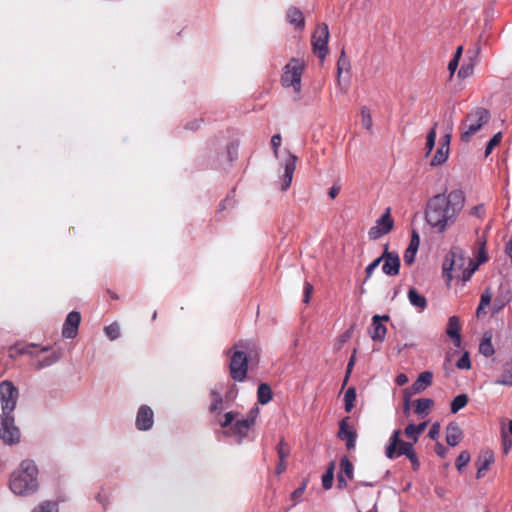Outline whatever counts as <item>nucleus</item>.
<instances>
[{"mask_svg":"<svg viewBox=\"0 0 512 512\" xmlns=\"http://www.w3.org/2000/svg\"><path fill=\"white\" fill-rule=\"evenodd\" d=\"M464 203V193L459 189L447 195L436 194L427 203L425 219L436 232L443 233L456 222Z\"/></svg>","mask_w":512,"mask_h":512,"instance_id":"obj_1","label":"nucleus"},{"mask_svg":"<svg viewBox=\"0 0 512 512\" xmlns=\"http://www.w3.org/2000/svg\"><path fill=\"white\" fill-rule=\"evenodd\" d=\"M477 268L478 264H475L471 258L466 257L462 248L454 246L444 259L443 276L446 279L447 285H450L453 279L467 282Z\"/></svg>","mask_w":512,"mask_h":512,"instance_id":"obj_2","label":"nucleus"},{"mask_svg":"<svg viewBox=\"0 0 512 512\" xmlns=\"http://www.w3.org/2000/svg\"><path fill=\"white\" fill-rule=\"evenodd\" d=\"M38 474V468L33 460H23L10 476V490L18 496H28L35 493L39 487Z\"/></svg>","mask_w":512,"mask_h":512,"instance_id":"obj_3","label":"nucleus"},{"mask_svg":"<svg viewBox=\"0 0 512 512\" xmlns=\"http://www.w3.org/2000/svg\"><path fill=\"white\" fill-rule=\"evenodd\" d=\"M228 353L231 378L236 382H243L247 376L249 359L258 357L257 345L252 341L241 340L235 343Z\"/></svg>","mask_w":512,"mask_h":512,"instance_id":"obj_4","label":"nucleus"},{"mask_svg":"<svg viewBox=\"0 0 512 512\" xmlns=\"http://www.w3.org/2000/svg\"><path fill=\"white\" fill-rule=\"evenodd\" d=\"M490 120V112L477 107L469 112L459 126L460 139L469 142L471 138Z\"/></svg>","mask_w":512,"mask_h":512,"instance_id":"obj_5","label":"nucleus"},{"mask_svg":"<svg viewBox=\"0 0 512 512\" xmlns=\"http://www.w3.org/2000/svg\"><path fill=\"white\" fill-rule=\"evenodd\" d=\"M305 64L302 60L292 58L284 67L281 77L282 85L285 87H293L294 91L299 93L301 90V78Z\"/></svg>","mask_w":512,"mask_h":512,"instance_id":"obj_6","label":"nucleus"},{"mask_svg":"<svg viewBox=\"0 0 512 512\" xmlns=\"http://www.w3.org/2000/svg\"><path fill=\"white\" fill-rule=\"evenodd\" d=\"M19 397L18 388L9 380L0 383L1 415L12 414Z\"/></svg>","mask_w":512,"mask_h":512,"instance_id":"obj_7","label":"nucleus"},{"mask_svg":"<svg viewBox=\"0 0 512 512\" xmlns=\"http://www.w3.org/2000/svg\"><path fill=\"white\" fill-rule=\"evenodd\" d=\"M329 28L325 23L319 24L311 37V44L314 54L320 60H324L328 54Z\"/></svg>","mask_w":512,"mask_h":512,"instance_id":"obj_8","label":"nucleus"},{"mask_svg":"<svg viewBox=\"0 0 512 512\" xmlns=\"http://www.w3.org/2000/svg\"><path fill=\"white\" fill-rule=\"evenodd\" d=\"M21 433L15 425L14 417L0 415V439L7 445H14L20 442Z\"/></svg>","mask_w":512,"mask_h":512,"instance_id":"obj_9","label":"nucleus"},{"mask_svg":"<svg viewBox=\"0 0 512 512\" xmlns=\"http://www.w3.org/2000/svg\"><path fill=\"white\" fill-rule=\"evenodd\" d=\"M401 431L395 430L389 438V444L386 447L385 455L389 459H395L402 455H408L414 448L413 443L403 441Z\"/></svg>","mask_w":512,"mask_h":512,"instance_id":"obj_10","label":"nucleus"},{"mask_svg":"<svg viewBox=\"0 0 512 512\" xmlns=\"http://www.w3.org/2000/svg\"><path fill=\"white\" fill-rule=\"evenodd\" d=\"M393 226L394 221L391 217L390 208H387L385 213L376 221V225L369 229L368 236L372 240H377L388 234Z\"/></svg>","mask_w":512,"mask_h":512,"instance_id":"obj_11","label":"nucleus"},{"mask_svg":"<svg viewBox=\"0 0 512 512\" xmlns=\"http://www.w3.org/2000/svg\"><path fill=\"white\" fill-rule=\"evenodd\" d=\"M382 258V271L387 276H396L400 271V258L396 252H390L388 249V244L385 245L384 252L379 257Z\"/></svg>","mask_w":512,"mask_h":512,"instance_id":"obj_12","label":"nucleus"},{"mask_svg":"<svg viewBox=\"0 0 512 512\" xmlns=\"http://www.w3.org/2000/svg\"><path fill=\"white\" fill-rule=\"evenodd\" d=\"M337 437L346 442V448L348 450L355 449L357 432L356 429L349 424V417H345L339 422Z\"/></svg>","mask_w":512,"mask_h":512,"instance_id":"obj_13","label":"nucleus"},{"mask_svg":"<svg viewBox=\"0 0 512 512\" xmlns=\"http://www.w3.org/2000/svg\"><path fill=\"white\" fill-rule=\"evenodd\" d=\"M154 424V412L148 405H141L138 409L135 426L140 431H147Z\"/></svg>","mask_w":512,"mask_h":512,"instance_id":"obj_14","label":"nucleus"},{"mask_svg":"<svg viewBox=\"0 0 512 512\" xmlns=\"http://www.w3.org/2000/svg\"><path fill=\"white\" fill-rule=\"evenodd\" d=\"M255 419L256 414L251 411L247 418L236 420L230 427V431L238 437L239 442L248 435L250 428L255 424Z\"/></svg>","mask_w":512,"mask_h":512,"instance_id":"obj_15","label":"nucleus"},{"mask_svg":"<svg viewBox=\"0 0 512 512\" xmlns=\"http://www.w3.org/2000/svg\"><path fill=\"white\" fill-rule=\"evenodd\" d=\"M81 322V315L77 311H71L63 324L62 336L67 339H73L77 336L78 328Z\"/></svg>","mask_w":512,"mask_h":512,"instance_id":"obj_16","label":"nucleus"},{"mask_svg":"<svg viewBox=\"0 0 512 512\" xmlns=\"http://www.w3.org/2000/svg\"><path fill=\"white\" fill-rule=\"evenodd\" d=\"M389 320L388 315H374L372 317L371 328L369 330V335L373 341L383 342L385 340V336L387 333L386 327L383 325V322Z\"/></svg>","mask_w":512,"mask_h":512,"instance_id":"obj_17","label":"nucleus"},{"mask_svg":"<svg viewBox=\"0 0 512 512\" xmlns=\"http://www.w3.org/2000/svg\"><path fill=\"white\" fill-rule=\"evenodd\" d=\"M461 325L457 316H451L448 320L446 334L452 339L456 347L461 345Z\"/></svg>","mask_w":512,"mask_h":512,"instance_id":"obj_18","label":"nucleus"},{"mask_svg":"<svg viewBox=\"0 0 512 512\" xmlns=\"http://www.w3.org/2000/svg\"><path fill=\"white\" fill-rule=\"evenodd\" d=\"M494 462V454L492 451L487 450L480 454L477 459V478H482L488 471L490 465Z\"/></svg>","mask_w":512,"mask_h":512,"instance_id":"obj_19","label":"nucleus"},{"mask_svg":"<svg viewBox=\"0 0 512 512\" xmlns=\"http://www.w3.org/2000/svg\"><path fill=\"white\" fill-rule=\"evenodd\" d=\"M463 437L462 430L455 422H451L446 427V442L449 446H457Z\"/></svg>","mask_w":512,"mask_h":512,"instance_id":"obj_20","label":"nucleus"},{"mask_svg":"<svg viewBox=\"0 0 512 512\" xmlns=\"http://www.w3.org/2000/svg\"><path fill=\"white\" fill-rule=\"evenodd\" d=\"M297 157L295 155L290 154L289 158L285 163V173L284 180L282 184V190H287L292 182L293 174L296 169Z\"/></svg>","mask_w":512,"mask_h":512,"instance_id":"obj_21","label":"nucleus"},{"mask_svg":"<svg viewBox=\"0 0 512 512\" xmlns=\"http://www.w3.org/2000/svg\"><path fill=\"white\" fill-rule=\"evenodd\" d=\"M287 21L294 25L296 29L302 30L305 26V19L303 13L296 7L288 9L286 14Z\"/></svg>","mask_w":512,"mask_h":512,"instance_id":"obj_22","label":"nucleus"},{"mask_svg":"<svg viewBox=\"0 0 512 512\" xmlns=\"http://www.w3.org/2000/svg\"><path fill=\"white\" fill-rule=\"evenodd\" d=\"M433 375L429 371H424L419 374L417 380L413 383L412 389L415 393L422 392L432 383Z\"/></svg>","mask_w":512,"mask_h":512,"instance_id":"obj_23","label":"nucleus"},{"mask_svg":"<svg viewBox=\"0 0 512 512\" xmlns=\"http://www.w3.org/2000/svg\"><path fill=\"white\" fill-rule=\"evenodd\" d=\"M511 301V291L510 289H501L498 296L495 298L493 302V312L498 313L502 310L509 302Z\"/></svg>","mask_w":512,"mask_h":512,"instance_id":"obj_24","label":"nucleus"},{"mask_svg":"<svg viewBox=\"0 0 512 512\" xmlns=\"http://www.w3.org/2000/svg\"><path fill=\"white\" fill-rule=\"evenodd\" d=\"M495 383L499 385L512 386V357L503 365V371Z\"/></svg>","mask_w":512,"mask_h":512,"instance_id":"obj_25","label":"nucleus"},{"mask_svg":"<svg viewBox=\"0 0 512 512\" xmlns=\"http://www.w3.org/2000/svg\"><path fill=\"white\" fill-rule=\"evenodd\" d=\"M408 299L413 306L421 310H424L427 307L426 298L423 295L419 294L415 288L409 289Z\"/></svg>","mask_w":512,"mask_h":512,"instance_id":"obj_26","label":"nucleus"},{"mask_svg":"<svg viewBox=\"0 0 512 512\" xmlns=\"http://www.w3.org/2000/svg\"><path fill=\"white\" fill-rule=\"evenodd\" d=\"M257 400L261 405H265L272 400V390L267 383H261L258 386Z\"/></svg>","mask_w":512,"mask_h":512,"instance_id":"obj_27","label":"nucleus"},{"mask_svg":"<svg viewBox=\"0 0 512 512\" xmlns=\"http://www.w3.org/2000/svg\"><path fill=\"white\" fill-rule=\"evenodd\" d=\"M434 402L430 398H420L415 401V413L418 415H427Z\"/></svg>","mask_w":512,"mask_h":512,"instance_id":"obj_28","label":"nucleus"},{"mask_svg":"<svg viewBox=\"0 0 512 512\" xmlns=\"http://www.w3.org/2000/svg\"><path fill=\"white\" fill-rule=\"evenodd\" d=\"M491 299H492V293H491L490 289H486L481 294L480 303H479L478 308L476 310V316L478 318H480V317H482L483 315L486 314L485 308L490 305Z\"/></svg>","mask_w":512,"mask_h":512,"instance_id":"obj_29","label":"nucleus"},{"mask_svg":"<svg viewBox=\"0 0 512 512\" xmlns=\"http://www.w3.org/2000/svg\"><path fill=\"white\" fill-rule=\"evenodd\" d=\"M59 358L60 356L57 353L52 352L48 355H45L43 358L36 360L33 365L36 369H42L56 363Z\"/></svg>","mask_w":512,"mask_h":512,"instance_id":"obj_30","label":"nucleus"},{"mask_svg":"<svg viewBox=\"0 0 512 512\" xmlns=\"http://www.w3.org/2000/svg\"><path fill=\"white\" fill-rule=\"evenodd\" d=\"M353 471L354 467L352 462L348 459L347 456H344L340 460V472L344 477H346L349 480L353 479Z\"/></svg>","mask_w":512,"mask_h":512,"instance_id":"obj_31","label":"nucleus"},{"mask_svg":"<svg viewBox=\"0 0 512 512\" xmlns=\"http://www.w3.org/2000/svg\"><path fill=\"white\" fill-rule=\"evenodd\" d=\"M210 396H211V404L209 407L210 412L216 413V412L222 411L223 399H222L221 394L215 390H211Z\"/></svg>","mask_w":512,"mask_h":512,"instance_id":"obj_32","label":"nucleus"},{"mask_svg":"<svg viewBox=\"0 0 512 512\" xmlns=\"http://www.w3.org/2000/svg\"><path fill=\"white\" fill-rule=\"evenodd\" d=\"M448 155H449V150L444 147L439 146L435 155L433 156V158L431 160V165L432 166L442 165L443 163H445L447 161Z\"/></svg>","mask_w":512,"mask_h":512,"instance_id":"obj_33","label":"nucleus"},{"mask_svg":"<svg viewBox=\"0 0 512 512\" xmlns=\"http://www.w3.org/2000/svg\"><path fill=\"white\" fill-rule=\"evenodd\" d=\"M469 398L466 394L457 395L451 402V412L457 413L468 404Z\"/></svg>","mask_w":512,"mask_h":512,"instance_id":"obj_34","label":"nucleus"},{"mask_svg":"<svg viewBox=\"0 0 512 512\" xmlns=\"http://www.w3.org/2000/svg\"><path fill=\"white\" fill-rule=\"evenodd\" d=\"M334 462H331L326 470V472L322 475V485L323 488L328 490L332 487L333 479H334Z\"/></svg>","mask_w":512,"mask_h":512,"instance_id":"obj_35","label":"nucleus"},{"mask_svg":"<svg viewBox=\"0 0 512 512\" xmlns=\"http://www.w3.org/2000/svg\"><path fill=\"white\" fill-rule=\"evenodd\" d=\"M350 68V62L347 58L344 49L341 51L340 57L337 61V78L338 84H340V76L344 70L348 71Z\"/></svg>","mask_w":512,"mask_h":512,"instance_id":"obj_36","label":"nucleus"},{"mask_svg":"<svg viewBox=\"0 0 512 512\" xmlns=\"http://www.w3.org/2000/svg\"><path fill=\"white\" fill-rule=\"evenodd\" d=\"M356 400V389L354 387H349L344 395L345 402V410L346 412H351L354 408V402Z\"/></svg>","mask_w":512,"mask_h":512,"instance_id":"obj_37","label":"nucleus"},{"mask_svg":"<svg viewBox=\"0 0 512 512\" xmlns=\"http://www.w3.org/2000/svg\"><path fill=\"white\" fill-rule=\"evenodd\" d=\"M35 349V346L34 345H26V346H13V347H10L9 349V356L11 358H14L16 357L17 355H21V354H33V350Z\"/></svg>","mask_w":512,"mask_h":512,"instance_id":"obj_38","label":"nucleus"},{"mask_svg":"<svg viewBox=\"0 0 512 512\" xmlns=\"http://www.w3.org/2000/svg\"><path fill=\"white\" fill-rule=\"evenodd\" d=\"M479 352L486 357H490L494 354V348L491 342V337L485 336L483 338L479 345Z\"/></svg>","mask_w":512,"mask_h":512,"instance_id":"obj_39","label":"nucleus"},{"mask_svg":"<svg viewBox=\"0 0 512 512\" xmlns=\"http://www.w3.org/2000/svg\"><path fill=\"white\" fill-rule=\"evenodd\" d=\"M32 512H59L58 504L53 501H44L36 506Z\"/></svg>","mask_w":512,"mask_h":512,"instance_id":"obj_40","label":"nucleus"},{"mask_svg":"<svg viewBox=\"0 0 512 512\" xmlns=\"http://www.w3.org/2000/svg\"><path fill=\"white\" fill-rule=\"evenodd\" d=\"M361 124L366 130H371L373 121L368 107L361 108Z\"/></svg>","mask_w":512,"mask_h":512,"instance_id":"obj_41","label":"nucleus"},{"mask_svg":"<svg viewBox=\"0 0 512 512\" xmlns=\"http://www.w3.org/2000/svg\"><path fill=\"white\" fill-rule=\"evenodd\" d=\"M277 454L279 460H282V462L286 461L287 457L290 454V448L289 445L285 442V440L282 438L280 442L277 445Z\"/></svg>","mask_w":512,"mask_h":512,"instance_id":"obj_42","label":"nucleus"},{"mask_svg":"<svg viewBox=\"0 0 512 512\" xmlns=\"http://www.w3.org/2000/svg\"><path fill=\"white\" fill-rule=\"evenodd\" d=\"M462 51H463L462 46H459L456 49L454 57L450 60V62L448 64V70H449L451 75H453L454 72L456 71V69L458 68L459 61H460V58L462 56Z\"/></svg>","mask_w":512,"mask_h":512,"instance_id":"obj_43","label":"nucleus"},{"mask_svg":"<svg viewBox=\"0 0 512 512\" xmlns=\"http://www.w3.org/2000/svg\"><path fill=\"white\" fill-rule=\"evenodd\" d=\"M104 331L110 340H116L120 336V327L117 323L106 326Z\"/></svg>","mask_w":512,"mask_h":512,"instance_id":"obj_44","label":"nucleus"},{"mask_svg":"<svg viewBox=\"0 0 512 512\" xmlns=\"http://www.w3.org/2000/svg\"><path fill=\"white\" fill-rule=\"evenodd\" d=\"M501 139H502V134H501V132H498L489 140V142L486 146V149H485V157H487L488 155L491 154L493 149L497 145H499V143L501 142Z\"/></svg>","mask_w":512,"mask_h":512,"instance_id":"obj_45","label":"nucleus"},{"mask_svg":"<svg viewBox=\"0 0 512 512\" xmlns=\"http://www.w3.org/2000/svg\"><path fill=\"white\" fill-rule=\"evenodd\" d=\"M436 127H437V123L434 124L432 129L427 134V138H426V147H427V150H428L427 151V155L432 151V149L434 148V145H435Z\"/></svg>","mask_w":512,"mask_h":512,"instance_id":"obj_46","label":"nucleus"},{"mask_svg":"<svg viewBox=\"0 0 512 512\" xmlns=\"http://www.w3.org/2000/svg\"><path fill=\"white\" fill-rule=\"evenodd\" d=\"M470 461V454L468 451H462L456 459V468L459 471H462L463 467H465Z\"/></svg>","mask_w":512,"mask_h":512,"instance_id":"obj_47","label":"nucleus"},{"mask_svg":"<svg viewBox=\"0 0 512 512\" xmlns=\"http://www.w3.org/2000/svg\"><path fill=\"white\" fill-rule=\"evenodd\" d=\"M404 434L408 439H411L414 443H416L420 437V434H418L415 424L407 425L404 430Z\"/></svg>","mask_w":512,"mask_h":512,"instance_id":"obj_48","label":"nucleus"},{"mask_svg":"<svg viewBox=\"0 0 512 512\" xmlns=\"http://www.w3.org/2000/svg\"><path fill=\"white\" fill-rule=\"evenodd\" d=\"M238 415V413H235L233 411H230V412H227L224 417H223V420H221L219 423H220V426L222 428H227V427H231L236 416Z\"/></svg>","mask_w":512,"mask_h":512,"instance_id":"obj_49","label":"nucleus"},{"mask_svg":"<svg viewBox=\"0 0 512 512\" xmlns=\"http://www.w3.org/2000/svg\"><path fill=\"white\" fill-rule=\"evenodd\" d=\"M238 415V413H235L233 411H230V412H227L224 417H223V420H221L219 423H220V426L222 428H227V427H231L236 416Z\"/></svg>","mask_w":512,"mask_h":512,"instance_id":"obj_50","label":"nucleus"},{"mask_svg":"<svg viewBox=\"0 0 512 512\" xmlns=\"http://www.w3.org/2000/svg\"><path fill=\"white\" fill-rule=\"evenodd\" d=\"M417 251L418 250L410 248V247L406 248L404 255H403V260L406 265H411L414 263Z\"/></svg>","mask_w":512,"mask_h":512,"instance_id":"obj_51","label":"nucleus"},{"mask_svg":"<svg viewBox=\"0 0 512 512\" xmlns=\"http://www.w3.org/2000/svg\"><path fill=\"white\" fill-rule=\"evenodd\" d=\"M456 366L457 368L459 369H470L471 367V362H470V358H469V354L468 352H465L461 357L460 359L457 361L456 363Z\"/></svg>","mask_w":512,"mask_h":512,"instance_id":"obj_52","label":"nucleus"},{"mask_svg":"<svg viewBox=\"0 0 512 512\" xmlns=\"http://www.w3.org/2000/svg\"><path fill=\"white\" fill-rule=\"evenodd\" d=\"M381 262H382V258L378 257L366 267V269H365L366 280L372 276L373 271L380 265Z\"/></svg>","mask_w":512,"mask_h":512,"instance_id":"obj_53","label":"nucleus"},{"mask_svg":"<svg viewBox=\"0 0 512 512\" xmlns=\"http://www.w3.org/2000/svg\"><path fill=\"white\" fill-rule=\"evenodd\" d=\"M406 457L410 460L412 469L414 471H417L420 467V461L417 457V454L415 453V450L413 449Z\"/></svg>","mask_w":512,"mask_h":512,"instance_id":"obj_54","label":"nucleus"},{"mask_svg":"<svg viewBox=\"0 0 512 512\" xmlns=\"http://www.w3.org/2000/svg\"><path fill=\"white\" fill-rule=\"evenodd\" d=\"M473 72V64L470 63V64H464L459 72H458V76L461 77V78H466L468 77L469 75H471Z\"/></svg>","mask_w":512,"mask_h":512,"instance_id":"obj_55","label":"nucleus"},{"mask_svg":"<svg viewBox=\"0 0 512 512\" xmlns=\"http://www.w3.org/2000/svg\"><path fill=\"white\" fill-rule=\"evenodd\" d=\"M281 142H282V138H281L280 134H275L272 136L271 145H272L275 156L278 155V150L281 145Z\"/></svg>","mask_w":512,"mask_h":512,"instance_id":"obj_56","label":"nucleus"},{"mask_svg":"<svg viewBox=\"0 0 512 512\" xmlns=\"http://www.w3.org/2000/svg\"><path fill=\"white\" fill-rule=\"evenodd\" d=\"M306 481H304L300 487H298L291 495V498L292 500H294L295 502H298L299 499L302 497L305 489H306Z\"/></svg>","mask_w":512,"mask_h":512,"instance_id":"obj_57","label":"nucleus"},{"mask_svg":"<svg viewBox=\"0 0 512 512\" xmlns=\"http://www.w3.org/2000/svg\"><path fill=\"white\" fill-rule=\"evenodd\" d=\"M439 433H440V424L437 422L433 423L429 430L428 436L431 439L436 440L439 437Z\"/></svg>","mask_w":512,"mask_h":512,"instance_id":"obj_58","label":"nucleus"},{"mask_svg":"<svg viewBox=\"0 0 512 512\" xmlns=\"http://www.w3.org/2000/svg\"><path fill=\"white\" fill-rule=\"evenodd\" d=\"M419 245H420L419 235H418V233L415 230H413L412 231L411 240H410V243H409L408 247L418 250Z\"/></svg>","mask_w":512,"mask_h":512,"instance_id":"obj_59","label":"nucleus"},{"mask_svg":"<svg viewBox=\"0 0 512 512\" xmlns=\"http://www.w3.org/2000/svg\"><path fill=\"white\" fill-rule=\"evenodd\" d=\"M470 214L473 215V216H476L478 218H483L484 217V214H485V209H484V206L483 205H477V206H474L471 210H470Z\"/></svg>","mask_w":512,"mask_h":512,"instance_id":"obj_60","label":"nucleus"},{"mask_svg":"<svg viewBox=\"0 0 512 512\" xmlns=\"http://www.w3.org/2000/svg\"><path fill=\"white\" fill-rule=\"evenodd\" d=\"M312 291H313V286L309 282H305V284H304V302L305 303L309 302Z\"/></svg>","mask_w":512,"mask_h":512,"instance_id":"obj_61","label":"nucleus"},{"mask_svg":"<svg viewBox=\"0 0 512 512\" xmlns=\"http://www.w3.org/2000/svg\"><path fill=\"white\" fill-rule=\"evenodd\" d=\"M435 452L439 457L445 458L447 454V448L443 446L441 443H437L435 445Z\"/></svg>","mask_w":512,"mask_h":512,"instance_id":"obj_62","label":"nucleus"},{"mask_svg":"<svg viewBox=\"0 0 512 512\" xmlns=\"http://www.w3.org/2000/svg\"><path fill=\"white\" fill-rule=\"evenodd\" d=\"M347 480L346 477L342 475V473H339L337 476V486L339 489H345L347 487Z\"/></svg>","mask_w":512,"mask_h":512,"instance_id":"obj_63","label":"nucleus"},{"mask_svg":"<svg viewBox=\"0 0 512 512\" xmlns=\"http://www.w3.org/2000/svg\"><path fill=\"white\" fill-rule=\"evenodd\" d=\"M395 382L397 385L403 386L408 382V377H407V375L401 373L396 376Z\"/></svg>","mask_w":512,"mask_h":512,"instance_id":"obj_64","label":"nucleus"}]
</instances>
